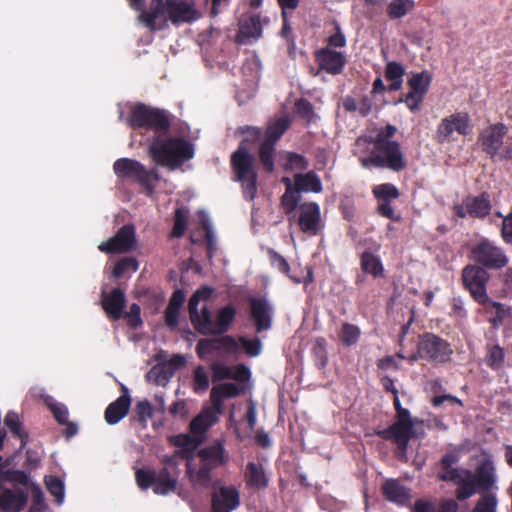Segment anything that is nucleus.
<instances>
[{
    "label": "nucleus",
    "mask_w": 512,
    "mask_h": 512,
    "mask_svg": "<svg viewBox=\"0 0 512 512\" xmlns=\"http://www.w3.org/2000/svg\"><path fill=\"white\" fill-rule=\"evenodd\" d=\"M127 122L134 129L144 128L153 133L149 155L155 163L174 170L193 158L192 143L182 137L167 135L169 119L164 111L143 104L134 105Z\"/></svg>",
    "instance_id": "1"
},
{
    "label": "nucleus",
    "mask_w": 512,
    "mask_h": 512,
    "mask_svg": "<svg viewBox=\"0 0 512 512\" xmlns=\"http://www.w3.org/2000/svg\"><path fill=\"white\" fill-rule=\"evenodd\" d=\"M289 126L290 119L287 116H283L270 123L264 134L255 127H248L246 129V138L232 156V165L237 180L241 182L246 199L253 200L257 191V174L254 168V159L249 153L246 143L250 138L262 139L259 149L260 160L264 169L272 172L274 169V145Z\"/></svg>",
    "instance_id": "2"
},
{
    "label": "nucleus",
    "mask_w": 512,
    "mask_h": 512,
    "mask_svg": "<svg viewBox=\"0 0 512 512\" xmlns=\"http://www.w3.org/2000/svg\"><path fill=\"white\" fill-rule=\"evenodd\" d=\"M200 17L199 12L182 0H152L146 10H142L138 20L152 31L161 30L172 22L175 25L190 23Z\"/></svg>",
    "instance_id": "3"
},
{
    "label": "nucleus",
    "mask_w": 512,
    "mask_h": 512,
    "mask_svg": "<svg viewBox=\"0 0 512 512\" xmlns=\"http://www.w3.org/2000/svg\"><path fill=\"white\" fill-rule=\"evenodd\" d=\"M212 292L211 288L202 287L194 292L188 303L190 320L195 329L203 335L226 332L236 314L234 307L230 305L225 306L218 312L216 321L213 322L211 313L205 305Z\"/></svg>",
    "instance_id": "4"
},
{
    "label": "nucleus",
    "mask_w": 512,
    "mask_h": 512,
    "mask_svg": "<svg viewBox=\"0 0 512 512\" xmlns=\"http://www.w3.org/2000/svg\"><path fill=\"white\" fill-rule=\"evenodd\" d=\"M394 405L397 411L396 421L387 429L378 431L377 434L385 440L393 441L397 446V456L402 461H407V449L409 440L424 436L423 423L418 419H412L410 412L401 407L400 400L395 394Z\"/></svg>",
    "instance_id": "5"
},
{
    "label": "nucleus",
    "mask_w": 512,
    "mask_h": 512,
    "mask_svg": "<svg viewBox=\"0 0 512 512\" xmlns=\"http://www.w3.org/2000/svg\"><path fill=\"white\" fill-rule=\"evenodd\" d=\"M217 410L205 409L190 423V434L174 436L171 442L179 447L178 454L183 458H189L204 439L205 432L217 422Z\"/></svg>",
    "instance_id": "6"
},
{
    "label": "nucleus",
    "mask_w": 512,
    "mask_h": 512,
    "mask_svg": "<svg viewBox=\"0 0 512 512\" xmlns=\"http://www.w3.org/2000/svg\"><path fill=\"white\" fill-rule=\"evenodd\" d=\"M365 168L379 167L392 171H401L406 166L404 155L398 142L373 143L368 157L362 158Z\"/></svg>",
    "instance_id": "7"
},
{
    "label": "nucleus",
    "mask_w": 512,
    "mask_h": 512,
    "mask_svg": "<svg viewBox=\"0 0 512 512\" xmlns=\"http://www.w3.org/2000/svg\"><path fill=\"white\" fill-rule=\"evenodd\" d=\"M459 460L456 453L445 454L441 459L443 472L439 479L443 481H452L458 485L456 495L459 500H465L473 496L471 486L472 472L467 469L453 468V465Z\"/></svg>",
    "instance_id": "8"
},
{
    "label": "nucleus",
    "mask_w": 512,
    "mask_h": 512,
    "mask_svg": "<svg viewBox=\"0 0 512 512\" xmlns=\"http://www.w3.org/2000/svg\"><path fill=\"white\" fill-rule=\"evenodd\" d=\"M115 174L119 178L134 179L141 183L149 195L152 194L155 182L159 176L155 169L148 171L140 162L130 158H120L113 165Z\"/></svg>",
    "instance_id": "9"
},
{
    "label": "nucleus",
    "mask_w": 512,
    "mask_h": 512,
    "mask_svg": "<svg viewBox=\"0 0 512 512\" xmlns=\"http://www.w3.org/2000/svg\"><path fill=\"white\" fill-rule=\"evenodd\" d=\"M472 130L471 119L466 112H455L444 117L437 126L436 140L450 143L457 140V135H468Z\"/></svg>",
    "instance_id": "10"
},
{
    "label": "nucleus",
    "mask_w": 512,
    "mask_h": 512,
    "mask_svg": "<svg viewBox=\"0 0 512 512\" xmlns=\"http://www.w3.org/2000/svg\"><path fill=\"white\" fill-rule=\"evenodd\" d=\"M451 352L450 346L445 340L428 333L420 338L417 353L411 355L408 359L410 362L426 359L442 363L448 360Z\"/></svg>",
    "instance_id": "11"
},
{
    "label": "nucleus",
    "mask_w": 512,
    "mask_h": 512,
    "mask_svg": "<svg viewBox=\"0 0 512 512\" xmlns=\"http://www.w3.org/2000/svg\"><path fill=\"white\" fill-rule=\"evenodd\" d=\"M289 220L295 221L299 229L309 236L317 235L323 228L320 206L315 202L300 204Z\"/></svg>",
    "instance_id": "12"
},
{
    "label": "nucleus",
    "mask_w": 512,
    "mask_h": 512,
    "mask_svg": "<svg viewBox=\"0 0 512 512\" xmlns=\"http://www.w3.org/2000/svg\"><path fill=\"white\" fill-rule=\"evenodd\" d=\"M508 133V127L503 123H495L484 128L479 135V144L484 152L492 159H499L504 149V138Z\"/></svg>",
    "instance_id": "13"
},
{
    "label": "nucleus",
    "mask_w": 512,
    "mask_h": 512,
    "mask_svg": "<svg viewBox=\"0 0 512 512\" xmlns=\"http://www.w3.org/2000/svg\"><path fill=\"white\" fill-rule=\"evenodd\" d=\"M462 279L465 287L478 304L489 297L486 290L489 274L483 267L477 265L466 266L462 272Z\"/></svg>",
    "instance_id": "14"
},
{
    "label": "nucleus",
    "mask_w": 512,
    "mask_h": 512,
    "mask_svg": "<svg viewBox=\"0 0 512 512\" xmlns=\"http://www.w3.org/2000/svg\"><path fill=\"white\" fill-rule=\"evenodd\" d=\"M472 257L477 263L492 269H500L508 263L503 250L487 239L474 246Z\"/></svg>",
    "instance_id": "15"
},
{
    "label": "nucleus",
    "mask_w": 512,
    "mask_h": 512,
    "mask_svg": "<svg viewBox=\"0 0 512 512\" xmlns=\"http://www.w3.org/2000/svg\"><path fill=\"white\" fill-rule=\"evenodd\" d=\"M250 313L257 333L267 331L272 327L274 309L265 297L249 298Z\"/></svg>",
    "instance_id": "16"
},
{
    "label": "nucleus",
    "mask_w": 512,
    "mask_h": 512,
    "mask_svg": "<svg viewBox=\"0 0 512 512\" xmlns=\"http://www.w3.org/2000/svg\"><path fill=\"white\" fill-rule=\"evenodd\" d=\"M136 247L135 228L133 225H124L114 237L99 245V250L106 253H124Z\"/></svg>",
    "instance_id": "17"
},
{
    "label": "nucleus",
    "mask_w": 512,
    "mask_h": 512,
    "mask_svg": "<svg viewBox=\"0 0 512 512\" xmlns=\"http://www.w3.org/2000/svg\"><path fill=\"white\" fill-rule=\"evenodd\" d=\"M491 208L489 195L483 193L479 196H468L462 204L455 206L454 210L456 215L461 218L467 216L484 218L490 213Z\"/></svg>",
    "instance_id": "18"
},
{
    "label": "nucleus",
    "mask_w": 512,
    "mask_h": 512,
    "mask_svg": "<svg viewBox=\"0 0 512 512\" xmlns=\"http://www.w3.org/2000/svg\"><path fill=\"white\" fill-rule=\"evenodd\" d=\"M431 82V76L428 72H421L411 76L408 81L410 88L404 102L410 111L419 110L420 104L428 91Z\"/></svg>",
    "instance_id": "19"
},
{
    "label": "nucleus",
    "mask_w": 512,
    "mask_h": 512,
    "mask_svg": "<svg viewBox=\"0 0 512 512\" xmlns=\"http://www.w3.org/2000/svg\"><path fill=\"white\" fill-rule=\"evenodd\" d=\"M240 505V495L234 486H221L212 494V512H232Z\"/></svg>",
    "instance_id": "20"
},
{
    "label": "nucleus",
    "mask_w": 512,
    "mask_h": 512,
    "mask_svg": "<svg viewBox=\"0 0 512 512\" xmlns=\"http://www.w3.org/2000/svg\"><path fill=\"white\" fill-rule=\"evenodd\" d=\"M471 486L473 495L479 491L493 492L497 489L495 468L490 462L481 464L475 473H472Z\"/></svg>",
    "instance_id": "21"
},
{
    "label": "nucleus",
    "mask_w": 512,
    "mask_h": 512,
    "mask_svg": "<svg viewBox=\"0 0 512 512\" xmlns=\"http://www.w3.org/2000/svg\"><path fill=\"white\" fill-rule=\"evenodd\" d=\"M27 501L28 495L23 489H4L0 486V512H20Z\"/></svg>",
    "instance_id": "22"
},
{
    "label": "nucleus",
    "mask_w": 512,
    "mask_h": 512,
    "mask_svg": "<svg viewBox=\"0 0 512 512\" xmlns=\"http://www.w3.org/2000/svg\"><path fill=\"white\" fill-rule=\"evenodd\" d=\"M316 59L320 68L332 75L340 74L346 63L345 55L331 48L319 50Z\"/></svg>",
    "instance_id": "23"
},
{
    "label": "nucleus",
    "mask_w": 512,
    "mask_h": 512,
    "mask_svg": "<svg viewBox=\"0 0 512 512\" xmlns=\"http://www.w3.org/2000/svg\"><path fill=\"white\" fill-rule=\"evenodd\" d=\"M187 460V475L189 481L195 489H205L211 484V470L203 464L196 463L193 454Z\"/></svg>",
    "instance_id": "24"
},
{
    "label": "nucleus",
    "mask_w": 512,
    "mask_h": 512,
    "mask_svg": "<svg viewBox=\"0 0 512 512\" xmlns=\"http://www.w3.org/2000/svg\"><path fill=\"white\" fill-rule=\"evenodd\" d=\"M199 462L213 470L228 461V455L222 443L218 442L198 452Z\"/></svg>",
    "instance_id": "25"
},
{
    "label": "nucleus",
    "mask_w": 512,
    "mask_h": 512,
    "mask_svg": "<svg viewBox=\"0 0 512 512\" xmlns=\"http://www.w3.org/2000/svg\"><path fill=\"white\" fill-rule=\"evenodd\" d=\"M262 34L260 17L256 14L244 15L239 21L238 40L240 43H250Z\"/></svg>",
    "instance_id": "26"
},
{
    "label": "nucleus",
    "mask_w": 512,
    "mask_h": 512,
    "mask_svg": "<svg viewBox=\"0 0 512 512\" xmlns=\"http://www.w3.org/2000/svg\"><path fill=\"white\" fill-rule=\"evenodd\" d=\"M244 478L247 486L255 490L264 489L269 484L265 467L260 461H250L247 463Z\"/></svg>",
    "instance_id": "27"
},
{
    "label": "nucleus",
    "mask_w": 512,
    "mask_h": 512,
    "mask_svg": "<svg viewBox=\"0 0 512 512\" xmlns=\"http://www.w3.org/2000/svg\"><path fill=\"white\" fill-rule=\"evenodd\" d=\"M102 306L107 315L112 319H119L123 314L125 306V295L119 288L111 293L102 292Z\"/></svg>",
    "instance_id": "28"
},
{
    "label": "nucleus",
    "mask_w": 512,
    "mask_h": 512,
    "mask_svg": "<svg viewBox=\"0 0 512 512\" xmlns=\"http://www.w3.org/2000/svg\"><path fill=\"white\" fill-rule=\"evenodd\" d=\"M233 350L237 347V342L230 336L222 339H201L197 343V353L200 358H205L208 354L219 350L220 348Z\"/></svg>",
    "instance_id": "29"
},
{
    "label": "nucleus",
    "mask_w": 512,
    "mask_h": 512,
    "mask_svg": "<svg viewBox=\"0 0 512 512\" xmlns=\"http://www.w3.org/2000/svg\"><path fill=\"white\" fill-rule=\"evenodd\" d=\"M241 392L242 389L234 383L215 385L211 390V401L217 412H220L225 398L236 397Z\"/></svg>",
    "instance_id": "30"
},
{
    "label": "nucleus",
    "mask_w": 512,
    "mask_h": 512,
    "mask_svg": "<svg viewBox=\"0 0 512 512\" xmlns=\"http://www.w3.org/2000/svg\"><path fill=\"white\" fill-rule=\"evenodd\" d=\"M479 304L483 307L485 313L491 316L490 322L494 328L500 327L510 315L509 308L505 307L502 303L493 301L490 297Z\"/></svg>",
    "instance_id": "31"
},
{
    "label": "nucleus",
    "mask_w": 512,
    "mask_h": 512,
    "mask_svg": "<svg viewBox=\"0 0 512 512\" xmlns=\"http://www.w3.org/2000/svg\"><path fill=\"white\" fill-rule=\"evenodd\" d=\"M282 181L286 186V191L281 198V204L284 212L290 217L296 212L300 205L301 193L293 186V182L290 178L284 177Z\"/></svg>",
    "instance_id": "32"
},
{
    "label": "nucleus",
    "mask_w": 512,
    "mask_h": 512,
    "mask_svg": "<svg viewBox=\"0 0 512 512\" xmlns=\"http://www.w3.org/2000/svg\"><path fill=\"white\" fill-rule=\"evenodd\" d=\"M130 407V397L127 394L120 396L112 402L105 411V420L108 424H116L124 418Z\"/></svg>",
    "instance_id": "33"
},
{
    "label": "nucleus",
    "mask_w": 512,
    "mask_h": 512,
    "mask_svg": "<svg viewBox=\"0 0 512 512\" xmlns=\"http://www.w3.org/2000/svg\"><path fill=\"white\" fill-rule=\"evenodd\" d=\"M384 496L391 502L399 505L406 504L409 501V491L397 480L390 479L385 481L382 486Z\"/></svg>",
    "instance_id": "34"
},
{
    "label": "nucleus",
    "mask_w": 512,
    "mask_h": 512,
    "mask_svg": "<svg viewBox=\"0 0 512 512\" xmlns=\"http://www.w3.org/2000/svg\"><path fill=\"white\" fill-rule=\"evenodd\" d=\"M177 473H172L168 467H164L155 477L154 492L159 495H166L177 487Z\"/></svg>",
    "instance_id": "35"
},
{
    "label": "nucleus",
    "mask_w": 512,
    "mask_h": 512,
    "mask_svg": "<svg viewBox=\"0 0 512 512\" xmlns=\"http://www.w3.org/2000/svg\"><path fill=\"white\" fill-rule=\"evenodd\" d=\"M295 188L300 193L302 191L319 193L322 191V184L319 177L310 171L306 174L298 173L295 175Z\"/></svg>",
    "instance_id": "36"
},
{
    "label": "nucleus",
    "mask_w": 512,
    "mask_h": 512,
    "mask_svg": "<svg viewBox=\"0 0 512 512\" xmlns=\"http://www.w3.org/2000/svg\"><path fill=\"white\" fill-rule=\"evenodd\" d=\"M361 268L374 278L384 277V266L381 259L371 252L365 251L361 256Z\"/></svg>",
    "instance_id": "37"
},
{
    "label": "nucleus",
    "mask_w": 512,
    "mask_h": 512,
    "mask_svg": "<svg viewBox=\"0 0 512 512\" xmlns=\"http://www.w3.org/2000/svg\"><path fill=\"white\" fill-rule=\"evenodd\" d=\"M404 74L405 69L400 63L394 61L387 63L385 69V78L390 82L388 90H399L403 84Z\"/></svg>",
    "instance_id": "38"
},
{
    "label": "nucleus",
    "mask_w": 512,
    "mask_h": 512,
    "mask_svg": "<svg viewBox=\"0 0 512 512\" xmlns=\"http://www.w3.org/2000/svg\"><path fill=\"white\" fill-rule=\"evenodd\" d=\"M271 263H272L274 268H276L278 271L288 275L289 278L291 280H293L294 282H296V283H301V282L307 283V282H311L312 281V273H311L310 270L307 272V275L305 277H303V278H300V277H297V276H294V275H290L289 274V271H290L289 264L287 263V261L281 255H279L276 252H273L271 254Z\"/></svg>",
    "instance_id": "39"
},
{
    "label": "nucleus",
    "mask_w": 512,
    "mask_h": 512,
    "mask_svg": "<svg viewBox=\"0 0 512 512\" xmlns=\"http://www.w3.org/2000/svg\"><path fill=\"white\" fill-rule=\"evenodd\" d=\"M43 397L45 404L49 407L52 412L54 418L60 424H66L69 418V411L66 405L63 403L57 402L52 396L39 394Z\"/></svg>",
    "instance_id": "40"
},
{
    "label": "nucleus",
    "mask_w": 512,
    "mask_h": 512,
    "mask_svg": "<svg viewBox=\"0 0 512 512\" xmlns=\"http://www.w3.org/2000/svg\"><path fill=\"white\" fill-rule=\"evenodd\" d=\"M415 7L414 0H392L387 8L391 19H399L411 12Z\"/></svg>",
    "instance_id": "41"
},
{
    "label": "nucleus",
    "mask_w": 512,
    "mask_h": 512,
    "mask_svg": "<svg viewBox=\"0 0 512 512\" xmlns=\"http://www.w3.org/2000/svg\"><path fill=\"white\" fill-rule=\"evenodd\" d=\"M498 498L495 492H484L472 512H497Z\"/></svg>",
    "instance_id": "42"
},
{
    "label": "nucleus",
    "mask_w": 512,
    "mask_h": 512,
    "mask_svg": "<svg viewBox=\"0 0 512 512\" xmlns=\"http://www.w3.org/2000/svg\"><path fill=\"white\" fill-rule=\"evenodd\" d=\"M361 335V330L358 326L350 323H343L339 333L342 343L346 346L355 345Z\"/></svg>",
    "instance_id": "43"
},
{
    "label": "nucleus",
    "mask_w": 512,
    "mask_h": 512,
    "mask_svg": "<svg viewBox=\"0 0 512 512\" xmlns=\"http://www.w3.org/2000/svg\"><path fill=\"white\" fill-rule=\"evenodd\" d=\"M45 484L50 494L55 498L58 504H62L65 498L64 483L55 476H46Z\"/></svg>",
    "instance_id": "44"
},
{
    "label": "nucleus",
    "mask_w": 512,
    "mask_h": 512,
    "mask_svg": "<svg viewBox=\"0 0 512 512\" xmlns=\"http://www.w3.org/2000/svg\"><path fill=\"white\" fill-rule=\"evenodd\" d=\"M375 197L382 202H390V200L399 197L398 189L390 183L377 185L373 189Z\"/></svg>",
    "instance_id": "45"
},
{
    "label": "nucleus",
    "mask_w": 512,
    "mask_h": 512,
    "mask_svg": "<svg viewBox=\"0 0 512 512\" xmlns=\"http://www.w3.org/2000/svg\"><path fill=\"white\" fill-rule=\"evenodd\" d=\"M138 269V262L134 257H125L114 267L113 276L120 278L126 273H134Z\"/></svg>",
    "instance_id": "46"
},
{
    "label": "nucleus",
    "mask_w": 512,
    "mask_h": 512,
    "mask_svg": "<svg viewBox=\"0 0 512 512\" xmlns=\"http://www.w3.org/2000/svg\"><path fill=\"white\" fill-rule=\"evenodd\" d=\"M299 1L300 0H278L279 5L282 8V15H283V28H282L281 33H282V36L285 37L286 39L289 38L290 33H291V26L288 23V19H287L288 10H291V11L295 10L299 4Z\"/></svg>",
    "instance_id": "47"
},
{
    "label": "nucleus",
    "mask_w": 512,
    "mask_h": 512,
    "mask_svg": "<svg viewBox=\"0 0 512 512\" xmlns=\"http://www.w3.org/2000/svg\"><path fill=\"white\" fill-rule=\"evenodd\" d=\"M505 353L499 345H493L489 348L486 362L494 370L500 369L504 362Z\"/></svg>",
    "instance_id": "48"
},
{
    "label": "nucleus",
    "mask_w": 512,
    "mask_h": 512,
    "mask_svg": "<svg viewBox=\"0 0 512 512\" xmlns=\"http://www.w3.org/2000/svg\"><path fill=\"white\" fill-rule=\"evenodd\" d=\"M209 388V375L203 366H198L194 370V386L196 393L205 392Z\"/></svg>",
    "instance_id": "49"
},
{
    "label": "nucleus",
    "mask_w": 512,
    "mask_h": 512,
    "mask_svg": "<svg viewBox=\"0 0 512 512\" xmlns=\"http://www.w3.org/2000/svg\"><path fill=\"white\" fill-rule=\"evenodd\" d=\"M239 343L244 349L245 353L250 357H256L260 355L262 351V343L259 338L249 339L246 337H240Z\"/></svg>",
    "instance_id": "50"
},
{
    "label": "nucleus",
    "mask_w": 512,
    "mask_h": 512,
    "mask_svg": "<svg viewBox=\"0 0 512 512\" xmlns=\"http://www.w3.org/2000/svg\"><path fill=\"white\" fill-rule=\"evenodd\" d=\"M156 472L151 469H138L136 471V481L138 486L146 490L155 484Z\"/></svg>",
    "instance_id": "51"
},
{
    "label": "nucleus",
    "mask_w": 512,
    "mask_h": 512,
    "mask_svg": "<svg viewBox=\"0 0 512 512\" xmlns=\"http://www.w3.org/2000/svg\"><path fill=\"white\" fill-rule=\"evenodd\" d=\"M135 412L139 422L146 426L147 421L152 417L153 407L149 401L142 400L136 404Z\"/></svg>",
    "instance_id": "52"
},
{
    "label": "nucleus",
    "mask_w": 512,
    "mask_h": 512,
    "mask_svg": "<svg viewBox=\"0 0 512 512\" xmlns=\"http://www.w3.org/2000/svg\"><path fill=\"white\" fill-rule=\"evenodd\" d=\"M286 162L284 164L286 169L290 170H304L307 167V161L299 154L287 153L285 155Z\"/></svg>",
    "instance_id": "53"
},
{
    "label": "nucleus",
    "mask_w": 512,
    "mask_h": 512,
    "mask_svg": "<svg viewBox=\"0 0 512 512\" xmlns=\"http://www.w3.org/2000/svg\"><path fill=\"white\" fill-rule=\"evenodd\" d=\"M187 212L178 208L175 213V222L172 235L174 237H181L186 230Z\"/></svg>",
    "instance_id": "54"
},
{
    "label": "nucleus",
    "mask_w": 512,
    "mask_h": 512,
    "mask_svg": "<svg viewBox=\"0 0 512 512\" xmlns=\"http://www.w3.org/2000/svg\"><path fill=\"white\" fill-rule=\"evenodd\" d=\"M199 215L201 217L203 226L206 229L208 254H209V257H212L213 252L216 250V240H215V237H214L212 231L209 228L210 220H209L208 215L204 212H200Z\"/></svg>",
    "instance_id": "55"
},
{
    "label": "nucleus",
    "mask_w": 512,
    "mask_h": 512,
    "mask_svg": "<svg viewBox=\"0 0 512 512\" xmlns=\"http://www.w3.org/2000/svg\"><path fill=\"white\" fill-rule=\"evenodd\" d=\"M4 481H10L15 482L19 484H26L27 483V475L20 470H12V471H6L2 472L0 470V486Z\"/></svg>",
    "instance_id": "56"
},
{
    "label": "nucleus",
    "mask_w": 512,
    "mask_h": 512,
    "mask_svg": "<svg viewBox=\"0 0 512 512\" xmlns=\"http://www.w3.org/2000/svg\"><path fill=\"white\" fill-rule=\"evenodd\" d=\"M213 381H221L232 377V369L220 362H215L211 366Z\"/></svg>",
    "instance_id": "57"
},
{
    "label": "nucleus",
    "mask_w": 512,
    "mask_h": 512,
    "mask_svg": "<svg viewBox=\"0 0 512 512\" xmlns=\"http://www.w3.org/2000/svg\"><path fill=\"white\" fill-rule=\"evenodd\" d=\"M4 423L7 427L10 428V430L15 434L17 435L19 438H21L22 440V445H24V440H23V435H22V432H21V427H20V421H19V417H18V414L15 413V412H8L6 417H5V420H4ZM23 446H21L22 448Z\"/></svg>",
    "instance_id": "58"
},
{
    "label": "nucleus",
    "mask_w": 512,
    "mask_h": 512,
    "mask_svg": "<svg viewBox=\"0 0 512 512\" xmlns=\"http://www.w3.org/2000/svg\"><path fill=\"white\" fill-rule=\"evenodd\" d=\"M396 131L397 128L395 126L388 124L378 131L373 143L393 142L391 138L395 135Z\"/></svg>",
    "instance_id": "59"
},
{
    "label": "nucleus",
    "mask_w": 512,
    "mask_h": 512,
    "mask_svg": "<svg viewBox=\"0 0 512 512\" xmlns=\"http://www.w3.org/2000/svg\"><path fill=\"white\" fill-rule=\"evenodd\" d=\"M295 107L296 112L303 118L307 119L308 121L313 120V118L315 117L312 105L307 100L301 99L297 101Z\"/></svg>",
    "instance_id": "60"
},
{
    "label": "nucleus",
    "mask_w": 512,
    "mask_h": 512,
    "mask_svg": "<svg viewBox=\"0 0 512 512\" xmlns=\"http://www.w3.org/2000/svg\"><path fill=\"white\" fill-rule=\"evenodd\" d=\"M178 450H179V447H177V449L173 455H165L162 458V463L165 465L164 467H168V470L170 472L177 473V475L179 474L177 458L180 457L183 459V457L180 454H178Z\"/></svg>",
    "instance_id": "61"
},
{
    "label": "nucleus",
    "mask_w": 512,
    "mask_h": 512,
    "mask_svg": "<svg viewBox=\"0 0 512 512\" xmlns=\"http://www.w3.org/2000/svg\"><path fill=\"white\" fill-rule=\"evenodd\" d=\"M445 402H447L450 406L457 405V406L461 407L463 405V403L460 399H458L455 396L448 395V394L436 396L432 399V403L435 407H439L442 404H444Z\"/></svg>",
    "instance_id": "62"
},
{
    "label": "nucleus",
    "mask_w": 512,
    "mask_h": 512,
    "mask_svg": "<svg viewBox=\"0 0 512 512\" xmlns=\"http://www.w3.org/2000/svg\"><path fill=\"white\" fill-rule=\"evenodd\" d=\"M502 237L507 243H512V212L503 219Z\"/></svg>",
    "instance_id": "63"
},
{
    "label": "nucleus",
    "mask_w": 512,
    "mask_h": 512,
    "mask_svg": "<svg viewBox=\"0 0 512 512\" xmlns=\"http://www.w3.org/2000/svg\"><path fill=\"white\" fill-rule=\"evenodd\" d=\"M233 379L244 382L250 378V370L248 367L244 365H238L234 369H232V377Z\"/></svg>",
    "instance_id": "64"
}]
</instances>
